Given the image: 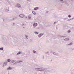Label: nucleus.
I'll use <instances>...</instances> for the list:
<instances>
[{
  "instance_id": "obj_15",
  "label": "nucleus",
  "mask_w": 74,
  "mask_h": 74,
  "mask_svg": "<svg viewBox=\"0 0 74 74\" xmlns=\"http://www.w3.org/2000/svg\"><path fill=\"white\" fill-rule=\"evenodd\" d=\"M0 50H3V48L1 47L0 48Z\"/></svg>"
},
{
  "instance_id": "obj_11",
  "label": "nucleus",
  "mask_w": 74,
  "mask_h": 74,
  "mask_svg": "<svg viewBox=\"0 0 74 74\" xmlns=\"http://www.w3.org/2000/svg\"><path fill=\"white\" fill-rule=\"evenodd\" d=\"M38 8L37 7L35 8H34V10H38Z\"/></svg>"
},
{
  "instance_id": "obj_16",
  "label": "nucleus",
  "mask_w": 74,
  "mask_h": 74,
  "mask_svg": "<svg viewBox=\"0 0 74 74\" xmlns=\"http://www.w3.org/2000/svg\"><path fill=\"white\" fill-rule=\"evenodd\" d=\"M8 62H10V61H11V60L10 59H8Z\"/></svg>"
},
{
  "instance_id": "obj_21",
  "label": "nucleus",
  "mask_w": 74,
  "mask_h": 74,
  "mask_svg": "<svg viewBox=\"0 0 74 74\" xmlns=\"http://www.w3.org/2000/svg\"><path fill=\"white\" fill-rule=\"evenodd\" d=\"M53 54L54 55H56V53H55V52H53Z\"/></svg>"
},
{
  "instance_id": "obj_4",
  "label": "nucleus",
  "mask_w": 74,
  "mask_h": 74,
  "mask_svg": "<svg viewBox=\"0 0 74 74\" xmlns=\"http://www.w3.org/2000/svg\"><path fill=\"white\" fill-rule=\"evenodd\" d=\"M37 26V23H34L33 24V26Z\"/></svg>"
},
{
  "instance_id": "obj_19",
  "label": "nucleus",
  "mask_w": 74,
  "mask_h": 74,
  "mask_svg": "<svg viewBox=\"0 0 74 74\" xmlns=\"http://www.w3.org/2000/svg\"><path fill=\"white\" fill-rule=\"evenodd\" d=\"M58 22H56V21H55L54 23V25H55L56 23H57Z\"/></svg>"
},
{
  "instance_id": "obj_6",
  "label": "nucleus",
  "mask_w": 74,
  "mask_h": 74,
  "mask_svg": "<svg viewBox=\"0 0 74 74\" xmlns=\"http://www.w3.org/2000/svg\"><path fill=\"white\" fill-rule=\"evenodd\" d=\"M32 13L34 14V15H36V13L34 11H32Z\"/></svg>"
},
{
  "instance_id": "obj_1",
  "label": "nucleus",
  "mask_w": 74,
  "mask_h": 74,
  "mask_svg": "<svg viewBox=\"0 0 74 74\" xmlns=\"http://www.w3.org/2000/svg\"><path fill=\"white\" fill-rule=\"evenodd\" d=\"M35 69L37 71L38 70H39V71H44V68H36Z\"/></svg>"
},
{
  "instance_id": "obj_8",
  "label": "nucleus",
  "mask_w": 74,
  "mask_h": 74,
  "mask_svg": "<svg viewBox=\"0 0 74 74\" xmlns=\"http://www.w3.org/2000/svg\"><path fill=\"white\" fill-rule=\"evenodd\" d=\"M42 36V34H40L38 36L39 37H41Z\"/></svg>"
},
{
  "instance_id": "obj_3",
  "label": "nucleus",
  "mask_w": 74,
  "mask_h": 74,
  "mask_svg": "<svg viewBox=\"0 0 74 74\" xmlns=\"http://www.w3.org/2000/svg\"><path fill=\"white\" fill-rule=\"evenodd\" d=\"M20 16L21 18H24V17H25V15L23 14H20Z\"/></svg>"
},
{
  "instance_id": "obj_22",
  "label": "nucleus",
  "mask_w": 74,
  "mask_h": 74,
  "mask_svg": "<svg viewBox=\"0 0 74 74\" xmlns=\"http://www.w3.org/2000/svg\"><path fill=\"white\" fill-rule=\"evenodd\" d=\"M18 5V7H21V6L20 5Z\"/></svg>"
},
{
  "instance_id": "obj_7",
  "label": "nucleus",
  "mask_w": 74,
  "mask_h": 74,
  "mask_svg": "<svg viewBox=\"0 0 74 74\" xmlns=\"http://www.w3.org/2000/svg\"><path fill=\"white\" fill-rule=\"evenodd\" d=\"M59 1H62V3H66L65 1H63V0H59Z\"/></svg>"
},
{
  "instance_id": "obj_24",
  "label": "nucleus",
  "mask_w": 74,
  "mask_h": 74,
  "mask_svg": "<svg viewBox=\"0 0 74 74\" xmlns=\"http://www.w3.org/2000/svg\"><path fill=\"white\" fill-rule=\"evenodd\" d=\"M49 11L48 10H47V13H48V12H49Z\"/></svg>"
},
{
  "instance_id": "obj_29",
  "label": "nucleus",
  "mask_w": 74,
  "mask_h": 74,
  "mask_svg": "<svg viewBox=\"0 0 74 74\" xmlns=\"http://www.w3.org/2000/svg\"><path fill=\"white\" fill-rule=\"evenodd\" d=\"M12 63H13V61H12Z\"/></svg>"
},
{
  "instance_id": "obj_25",
  "label": "nucleus",
  "mask_w": 74,
  "mask_h": 74,
  "mask_svg": "<svg viewBox=\"0 0 74 74\" xmlns=\"http://www.w3.org/2000/svg\"><path fill=\"white\" fill-rule=\"evenodd\" d=\"M33 53H36V51H33Z\"/></svg>"
},
{
  "instance_id": "obj_20",
  "label": "nucleus",
  "mask_w": 74,
  "mask_h": 74,
  "mask_svg": "<svg viewBox=\"0 0 74 74\" xmlns=\"http://www.w3.org/2000/svg\"><path fill=\"white\" fill-rule=\"evenodd\" d=\"M26 36V38H27H27H28V36Z\"/></svg>"
},
{
  "instance_id": "obj_26",
  "label": "nucleus",
  "mask_w": 74,
  "mask_h": 74,
  "mask_svg": "<svg viewBox=\"0 0 74 74\" xmlns=\"http://www.w3.org/2000/svg\"><path fill=\"white\" fill-rule=\"evenodd\" d=\"M67 21H70V19H69L68 20H67Z\"/></svg>"
},
{
  "instance_id": "obj_27",
  "label": "nucleus",
  "mask_w": 74,
  "mask_h": 74,
  "mask_svg": "<svg viewBox=\"0 0 74 74\" xmlns=\"http://www.w3.org/2000/svg\"><path fill=\"white\" fill-rule=\"evenodd\" d=\"M52 60H51V62H52Z\"/></svg>"
},
{
  "instance_id": "obj_10",
  "label": "nucleus",
  "mask_w": 74,
  "mask_h": 74,
  "mask_svg": "<svg viewBox=\"0 0 74 74\" xmlns=\"http://www.w3.org/2000/svg\"><path fill=\"white\" fill-rule=\"evenodd\" d=\"M11 69H12V68L10 67H9L7 69V70H11Z\"/></svg>"
},
{
  "instance_id": "obj_14",
  "label": "nucleus",
  "mask_w": 74,
  "mask_h": 74,
  "mask_svg": "<svg viewBox=\"0 0 74 74\" xmlns=\"http://www.w3.org/2000/svg\"><path fill=\"white\" fill-rule=\"evenodd\" d=\"M71 31L70 30H69L68 31V33H70L71 32Z\"/></svg>"
},
{
  "instance_id": "obj_5",
  "label": "nucleus",
  "mask_w": 74,
  "mask_h": 74,
  "mask_svg": "<svg viewBox=\"0 0 74 74\" xmlns=\"http://www.w3.org/2000/svg\"><path fill=\"white\" fill-rule=\"evenodd\" d=\"M65 41H69V38H66L64 39Z\"/></svg>"
},
{
  "instance_id": "obj_23",
  "label": "nucleus",
  "mask_w": 74,
  "mask_h": 74,
  "mask_svg": "<svg viewBox=\"0 0 74 74\" xmlns=\"http://www.w3.org/2000/svg\"><path fill=\"white\" fill-rule=\"evenodd\" d=\"M73 19H74V18H72V19H71V18L70 19V20H72Z\"/></svg>"
},
{
  "instance_id": "obj_28",
  "label": "nucleus",
  "mask_w": 74,
  "mask_h": 74,
  "mask_svg": "<svg viewBox=\"0 0 74 74\" xmlns=\"http://www.w3.org/2000/svg\"><path fill=\"white\" fill-rule=\"evenodd\" d=\"M47 53H49V52H47Z\"/></svg>"
},
{
  "instance_id": "obj_13",
  "label": "nucleus",
  "mask_w": 74,
  "mask_h": 74,
  "mask_svg": "<svg viewBox=\"0 0 74 74\" xmlns=\"http://www.w3.org/2000/svg\"><path fill=\"white\" fill-rule=\"evenodd\" d=\"M68 17L69 18H71V15H70V14H69L68 16Z\"/></svg>"
},
{
  "instance_id": "obj_12",
  "label": "nucleus",
  "mask_w": 74,
  "mask_h": 74,
  "mask_svg": "<svg viewBox=\"0 0 74 74\" xmlns=\"http://www.w3.org/2000/svg\"><path fill=\"white\" fill-rule=\"evenodd\" d=\"M35 34H38V32H35Z\"/></svg>"
},
{
  "instance_id": "obj_9",
  "label": "nucleus",
  "mask_w": 74,
  "mask_h": 74,
  "mask_svg": "<svg viewBox=\"0 0 74 74\" xmlns=\"http://www.w3.org/2000/svg\"><path fill=\"white\" fill-rule=\"evenodd\" d=\"M72 44H73V43L72 42L71 43L69 44H68V45H72Z\"/></svg>"
},
{
  "instance_id": "obj_30",
  "label": "nucleus",
  "mask_w": 74,
  "mask_h": 74,
  "mask_svg": "<svg viewBox=\"0 0 74 74\" xmlns=\"http://www.w3.org/2000/svg\"><path fill=\"white\" fill-rule=\"evenodd\" d=\"M72 74H73L72 73Z\"/></svg>"
},
{
  "instance_id": "obj_17",
  "label": "nucleus",
  "mask_w": 74,
  "mask_h": 74,
  "mask_svg": "<svg viewBox=\"0 0 74 74\" xmlns=\"http://www.w3.org/2000/svg\"><path fill=\"white\" fill-rule=\"evenodd\" d=\"M19 54H21V52H19L17 53V55H19Z\"/></svg>"
},
{
  "instance_id": "obj_2",
  "label": "nucleus",
  "mask_w": 74,
  "mask_h": 74,
  "mask_svg": "<svg viewBox=\"0 0 74 74\" xmlns=\"http://www.w3.org/2000/svg\"><path fill=\"white\" fill-rule=\"evenodd\" d=\"M47 70L48 72H51V71H52V69H51L50 68H48V67H47Z\"/></svg>"
},
{
  "instance_id": "obj_18",
  "label": "nucleus",
  "mask_w": 74,
  "mask_h": 74,
  "mask_svg": "<svg viewBox=\"0 0 74 74\" xmlns=\"http://www.w3.org/2000/svg\"><path fill=\"white\" fill-rule=\"evenodd\" d=\"M67 18H64V20H67Z\"/></svg>"
}]
</instances>
